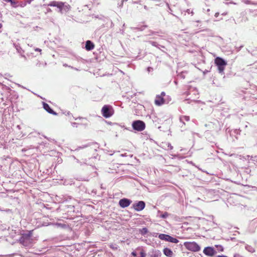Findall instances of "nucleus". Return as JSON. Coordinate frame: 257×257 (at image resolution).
<instances>
[{
  "instance_id": "obj_1",
  "label": "nucleus",
  "mask_w": 257,
  "mask_h": 257,
  "mask_svg": "<svg viewBox=\"0 0 257 257\" xmlns=\"http://www.w3.org/2000/svg\"><path fill=\"white\" fill-rule=\"evenodd\" d=\"M214 63L217 66L219 72L222 73L227 65V62L222 58L217 57L214 60Z\"/></svg>"
},
{
  "instance_id": "obj_2",
  "label": "nucleus",
  "mask_w": 257,
  "mask_h": 257,
  "mask_svg": "<svg viewBox=\"0 0 257 257\" xmlns=\"http://www.w3.org/2000/svg\"><path fill=\"white\" fill-rule=\"evenodd\" d=\"M101 113L104 117L108 118L113 114L114 110L112 106L108 105H105L101 109Z\"/></svg>"
},
{
  "instance_id": "obj_3",
  "label": "nucleus",
  "mask_w": 257,
  "mask_h": 257,
  "mask_svg": "<svg viewBox=\"0 0 257 257\" xmlns=\"http://www.w3.org/2000/svg\"><path fill=\"white\" fill-rule=\"evenodd\" d=\"M184 245L186 249L193 252H197L200 250V246L195 242H185Z\"/></svg>"
},
{
  "instance_id": "obj_4",
  "label": "nucleus",
  "mask_w": 257,
  "mask_h": 257,
  "mask_svg": "<svg viewBox=\"0 0 257 257\" xmlns=\"http://www.w3.org/2000/svg\"><path fill=\"white\" fill-rule=\"evenodd\" d=\"M133 127L135 130L142 131L145 128V123L141 120H136L133 122Z\"/></svg>"
},
{
  "instance_id": "obj_5",
  "label": "nucleus",
  "mask_w": 257,
  "mask_h": 257,
  "mask_svg": "<svg viewBox=\"0 0 257 257\" xmlns=\"http://www.w3.org/2000/svg\"><path fill=\"white\" fill-rule=\"evenodd\" d=\"M159 238L161 240H164L172 243H177L179 242V240L177 238H174L167 234H160L159 235Z\"/></svg>"
},
{
  "instance_id": "obj_6",
  "label": "nucleus",
  "mask_w": 257,
  "mask_h": 257,
  "mask_svg": "<svg viewBox=\"0 0 257 257\" xmlns=\"http://www.w3.org/2000/svg\"><path fill=\"white\" fill-rule=\"evenodd\" d=\"M134 209L138 211H140L144 209L145 203L143 201H139L138 203L133 205Z\"/></svg>"
},
{
  "instance_id": "obj_7",
  "label": "nucleus",
  "mask_w": 257,
  "mask_h": 257,
  "mask_svg": "<svg viewBox=\"0 0 257 257\" xmlns=\"http://www.w3.org/2000/svg\"><path fill=\"white\" fill-rule=\"evenodd\" d=\"M131 203L132 201L126 198H123L119 201V205L122 208L128 207Z\"/></svg>"
},
{
  "instance_id": "obj_8",
  "label": "nucleus",
  "mask_w": 257,
  "mask_h": 257,
  "mask_svg": "<svg viewBox=\"0 0 257 257\" xmlns=\"http://www.w3.org/2000/svg\"><path fill=\"white\" fill-rule=\"evenodd\" d=\"M203 253L210 256H212L215 254V250L212 247H206L203 250Z\"/></svg>"
},
{
  "instance_id": "obj_9",
  "label": "nucleus",
  "mask_w": 257,
  "mask_h": 257,
  "mask_svg": "<svg viewBox=\"0 0 257 257\" xmlns=\"http://www.w3.org/2000/svg\"><path fill=\"white\" fill-rule=\"evenodd\" d=\"M165 103V99L162 96L157 95L155 100V103L156 105L160 106Z\"/></svg>"
},
{
  "instance_id": "obj_10",
  "label": "nucleus",
  "mask_w": 257,
  "mask_h": 257,
  "mask_svg": "<svg viewBox=\"0 0 257 257\" xmlns=\"http://www.w3.org/2000/svg\"><path fill=\"white\" fill-rule=\"evenodd\" d=\"M163 253L164 254L168 257H173L174 255V253L172 250L167 247H165L163 249Z\"/></svg>"
},
{
  "instance_id": "obj_11",
  "label": "nucleus",
  "mask_w": 257,
  "mask_h": 257,
  "mask_svg": "<svg viewBox=\"0 0 257 257\" xmlns=\"http://www.w3.org/2000/svg\"><path fill=\"white\" fill-rule=\"evenodd\" d=\"M94 48V44L90 40H87L86 42L85 49L87 51H90Z\"/></svg>"
},
{
  "instance_id": "obj_12",
  "label": "nucleus",
  "mask_w": 257,
  "mask_h": 257,
  "mask_svg": "<svg viewBox=\"0 0 257 257\" xmlns=\"http://www.w3.org/2000/svg\"><path fill=\"white\" fill-rule=\"evenodd\" d=\"M32 235V230L30 231L28 233L23 234L20 239L21 241H23L24 239H29Z\"/></svg>"
},
{
  "instance_id": "obj_13",
  "label": "nucleus",
  "mask_w": 257,
  "mask_h": 257,
  "mask_svg": "<svg viewBox=\"0 0 257 257\" xmlns=\"http://www.w3.org/2000/svg\"><path fill=\"white\" fill-rule=\"evenodd\" d=\"M43 108L49 113L55 114L54 111L50 108V106L46 103L43 102Z\"/></svg>"
},
{
  "instance_id": "obj_14",
  "label": "nucleus",
  "mask_w": 257,
  "mask_h": 257,
  "mask_svg": "<svg viewBox=\"0 0 257 257\" xmlns=\"http://www.w3.org/2000/svg\"><path fill=\"white\" fill-rule=\"evenodd\" d=\"M180 120L185 124L184 121H188L190 120V117L188 116L183 115L180 117Z\"/></svg>"
},
{
  "instance_id": "obj_15",
  "label": "nucleus",
  "mask_w": 257,
  "mask_h": 257,
  "mask_svg": "<svg viewBox=\"0 0 257 257\" xmlns=\"http://www.w3.org/2000/svg\"><path fill=\"white\" fill-rule=\"evenodd\" d=\"M67 208L69 209V210L67 211V212H74V207L73 205H67Z\"/></svg>"
},
{
  "instance_id": "obj_16",
  "label": "nucleus",
  "mask_w": 257,
  "mask_h": 257,
  "mask_svg": "<svg viewBox=\"0 0 257 257\" xmlns=\"http://www.w3.org/2000/svg\"><path fill=\"white\" fill-rule=\"evenodd\" d=\"M148 229L146 227H144L142 229H140V233L143 235L146 234V233H148Z\"/></svg>"
},
{
  "instance_id": "obj_17",
  "label": "nucleus",
  "mask_w": 257,
  "mask_h": 257,
  "mask_svg": "<svg viewBox=\"0 0 257 257\" xmlns=\"http://www.w3.org/2000/svg\"><path fill=\"white\" fill-rule=\"evenodd\" d=\"M10 3H11V4L12 7H13L14 8H16V7H18V5H17V3L15 1H14V0H12L11 2H10Z\"/></svg>"
},
{
  "instance_id": "obj_18",
  "label": "nucleus",
  "mask_w": 257,
  "mask_h": 257,
  "mask_svg": "<svg viewBox=\"0 0 257 257\" xmlns=\"http://www.w3.org/2000/svg\"><path fill=\"white\" fill-rule=\"evenodd\" d=\"M169 216V213L168 212H165L164 214L161 215V217L163 218H166Z\"/></svg>"
},
{
  "instance_id": "obj_19",
  "label": "nucleus",
  "mask_w": 257,
  "mask_h": 257,
  "mask_svg": "<svg viewBox=\"0 0 257 257\" xmlns=\"http://www.w3.org/2000/svg\"><path fill=\"white\" fill-rule=\"evenodd\" d=\"M161 256V253L159 251H158L157 253L154 254L153 257H160Z\"/></svg>"
},
{
  "instance_id": "obj_20",
  "label": "nucleus",
  "mask_w": 257,
  "mask_h": 257,
  "mask_svg": "<svg viewBox=\"0 0 257 257\" xmlns=\"http://www.w3.org/2000/svg\"><path fill=\"white\" fill-rule=\"evenodd\" d=\"M26 5H27V2H25V3H22L20 5H18V6H20L21 7H24L26 6Z\"/></svg>"
},
{
  "instance_id": "obj_21",
  "label": "nucleus",
  "mask_w": 257,
  "mask_h": 257,
  "mask_svg": "<svg viewBox=\"0 0 257 257\" xmlns=\"http://www.w3.org/2000/svg\"><path fill=\"white\" fill-rule=\"evenodd\" d=\"M140 254H141V255L140 257H145L146 256V254L143 251H142L141 252Z\"/></svg>"
},
{
  "instance_id": "obj_22",
  "label": "nucleus",
  "mask_w": 257,
  "mask_h": 257,
  "mask_svg": "<svg viewBox=\"0 0 257 257\" xmlns=\"http://www.w3.org/2000/svg\"><path fill=\"white\" fill-rule=\"evenodd\" d=\"M35 51L40 52V54H41L42 50L40 48H35Z\"/></svg>"
},
{
  "instance_id": "obj_23",
  "label": "nucleus",
  "mask_w": 257,
  "mask_h": 257,
  "mask_svg": "<svg viewBox=\"0 0 257 257\" xmlns=\"http://www.w3.org/2000/svg\"><path fill=\"white\" fill-rule=\"evenodd\" d=\"M159 95L162 96L163 98H164V97L165 96V93L164 92H162Z\"/></svg>"
},
{
  "instance_id": "obj_24",
  "label": "nucleus",
  "mask_w": 257,
  "mask_h": 257,
  "mask_svg": "<svg viewBox=\"0 0 257 257\" xmlns=\"http://www.w3.org/2000/svg\"><path fill=\"white\" fill-rule=\"evenodd\" d=\"M132 255H133L134 256H137V253H136V252H132Z\"/></svg>"
},
{
  "instance_id": "obj_25",
  "label": "nucleus",
  "mask_w": 257,
  "mask_h": 257,
  "mask_svg": "<svg viewBox=\"0 0 257 257\" xmlns=\"http://www.w3.org/2000/svg\"><path fill=\"white\" fill-rule=\"evenodd\" d=\"M33 0H27L26 1L27 3H28V4H30L31 3L32 1H33Z\"/></svg>"
},
{
  "instance_id": "obj_26",
  "label": "nucleus",
  "mask_w": 257,
  "mask_h": 257,
  "mask_svg": "<svg viewBox=\"0 0 257 257\" xmlns=\"http://www.w3.org/2000/svg\"><path fill=\"white\" fill-rule=\"evenodd\" d=\"M63 6V4H58V7H59V8H61Z\"/></svg>"
},
{
  "instance_id": "obj_27",
  "label": "nucleus",
  "mask_w": 257,
  "mask_h": 257,
  "mask_svg": "<svg viewBox=\"0 0 257 257\" xmlns=\"http://www.w3.org/2000/svg\"><path fill=\"white\" fill-rule=\"evenodd\" d=\"M216 257H227V256L222 255H218Z\"/></svg>"
},
{
  "instance_id": "obj_28",
  "label": "nucleus",
  "mask_w": 257,
  "mask_h": 257,
  "mask_svg": "<svg viewBox=\"0 0 257 257\" xmlns=\"http://www.w3.org/2000/svg\"><path fill=\"white\" fill-rule=\"evenodd\" d=\"M6 2H11L12 0H5Z\"/></svg>"
},
{
  "instance_id": "obj_29",
  "label": "nucleus",
  "mask_w": 257,
  "mask_h": 257,
  "mask_svg": "<svg viewBox=\"0 0 257 257\" xmlns=\"http://www.w3.org/2000/svg\"><path fill=\"white\" fill-rule=\"evenodd\" d=\"M2 24L0 23V29L2 28Z\"/></svg>"
},
{
  "instance_id": "obj_30",
  "label": "nucleus",
  "mask_w": 257,
  "mask_h": 257,
  "mask_svg": "<svg viewBox=\"0 0 257 257\" xmlns=\"http://www.w3.org/2000/svg\"><path fill=\"white\" fill-rule=\"evenodd\" d=\"M218 14L216 13L215 16L216 17H217V16H218Z\"/></svg>"
}]
</instances>
